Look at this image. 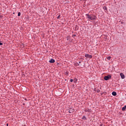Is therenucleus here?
Here are the masks:
<instances>
[{
    "label": "nucleus",
    "instance_id": "obj_9",
    "mask_svg": "<svg viewBox=\"0 0 126 126\" xmlns=\"http://www.w3.org/2000/svg\"><path fill=\"white\" fill-rule=\"evenodd\" d=\"M126 109V105L123 107L122 109V111H125Z\"/></svg>",
    "mask_w": 126,
    "mask_h": 126
},
{
    "label": "nucleus",
    "instance_id": "obj_19",
    "mask_svg": "<svg viewBox=\"0 0 126 126\" xmlns=\"http://www.w3.org/2000/svg\"><path fill=\"white\" fill-rule=\"evenodd\" d=\"M99 92H100V90H97V93H99Z\"/></svg>",
    "mask_w": 126,
    "mask_h": 126
},
{
    "label": "nucleus",
    "instance_id": "obj_12",
    "mask_svg": "<svg viewBox=\"0 0 126 126\" xmlns=\"http://www.w3.org/2000/svg\"><path fill=\"white\" fill-rule=\"evenodd\" d=\"M21 15V13H20V12H19L18 13V16H20Z\"/></svg>",
    "mask_w": 126,
    "mask_h": 126
},
{
    "label": "nucleus",
    "instance_id": "obj_20",
    "mask_svg": "<svg viewBox=\"0 0 126 126\" xmlns=\"http://www.w3.org/2000/svg\"><path fill=\"white\" fill-rule=\"evenodd\" d=\"M77 63V64H78V65H80V64H79V63Z\"/></svg>",
    "mask_w": 126,
    "mask_h": 126
},
{
    "label": "nucleus",
    "instance_id": "obj_17",
    "mask_svg": "<svg viewBox=\"0 0 126 126\" xmlns=\"http://www.w3.org/2000/svg\"><path fill=\"white\" fill-rule=\"evenodd\" d=\"M70 81V82H73V79H71Z\"/></svg>",
    "mask_w": 126,
    "mask_h": 126
},
{
    "label": "nucleus",
    "instance_id": "obj_22",
    "mask_svg": "<svg viewBox=\"0 0 126 126\" xmlns=\"http://www.w3.org/2000/svg\"><path fill=\"white\" fill-rule=\"evenodd\" d=\"M81 63V62L79 61V63Z\"/></svg>",
    "mask_w": 126,
    "mask_h": 126
},
{
    "label": "nucleus",
    "instance_id": "obj_5",
    "mask_svg": "<svg viewBox=\"0 0 126 126\" xmlns=\"http://www.w3.org/2000/svg\"><path fill=\"white\" fill-rule=\"evenodd\" d=\"M55 61L54 59H51L49 61V63H55Z\"/></svg>",
    "mask_w": 126,
    "mask_h": 126
},
{
    "label": "nucleus",
    "instance_id": "obj_24",
    "mask_svg": "<svg viewBox=\"0 0 126 126\" xmlns=\"http://www.w3.org/2000/svg\"><path fill=\"white\" fill-rule=\"evenodd\" d=\"M122 24H123L124 23V22H121Z\"/></svg>",
    "mask_w": 126,
    "mask_h": 126
},
{
    "label": "nucleus",
    "instance_id": "obj_7",
    "mask_svg": "<svg viewBox=\"0 0 126 126\" xmlns=\"http://www.w3.org/2000/svg\"><path fill=\"white\" fill-rule=\"evenodd\" d=\"M103 9H104V10L106 12L108 10V8H107L106 6H104L103 7Z\"/></svg>",
    "mask_w": 126,
    "mask_h": 126
},
{
    "label": "nucleus",
    "instance_id": "obj_1",
    "mask_svg": "<svg viewBox=\"0 0 126 126\" xmlns=\"http://www.w3.org/2000/svg\"><path fill=\"white\" fill-rule=\"evenodd\" d=\"M86 16H87L88 21H94V20H96V19H97V17H96L95 15L87 14H86Z\"/></svg>",
    "mask_w": 126,
    "mask_h": 126
},
{
    "label": "nucleus",
    "instance_id": "obj_14",
    "mask_svg": "<svg viewBox=\"0 0 126 126\" xmlns=\"http://www.w3.org/2000/svg\"><path fill=\"white\" fill-rule=\"evenodd\" d=\"M60 17H61V15H58V16L57 17V19H59Z\"/></svg>",
    "mask_w": 126,
    "mask_h": 126
},
{
    "label": "nucleus",
    "instance_id": "obj_2",
    "mask_svg": "<svg viewBox=\"0 0 126 126\" xmlns=\"http://www.w3.org/2000/svg\"><path fill=\"white\" fill-rule=\"evenodd\" d=\"M111 78H112V76H111V75H108L107 76H105L104 77V80H109V79H111Z\"/></svg>",
    "mask_w": 126,
    "mask_h": 126
},
{
    "label": "nucleus",
    "instance_id": "obj_16",
    "mask_svg": "<svg viewBox=\"0 0 126 126\" xmlns=\"http://www.w3.org/2000/svg\"><path fill=\"white\" fill-rule=\"evenodd\" d=\"M76 36V35H75V34H73L72 35L73 38H74V37H75Z\"/></svg>",
    "mask_w": 126,
    "mask_h": 126
},
{
    "label": "nucleus",
    "instance_id": "obj_23",
    "mask_svg": "<svg viewBox=\"0 0 126 126\" xmlns=\"http://www.w3.org/2000/svg\"><path fill=\"white\" fill-rule=\"evenodd\" d=\"M6 126H8V124H6Z\"/></svg>",
    "mask_w": 126,
    "mask_h": 126
},
{
    "label": "nucleus",
    "instance_id": "obj_3",
    "mask_svg": "<svg viewBox=\"0 0 126 126\" xmlns=\"http://www.w3.org/2000/svg\"><path fill=\"white\" fill-rule=\"evenodd\" d=\"M85 58H88L89 59H92V55L86 54L85 55Z\"/></svg>",
    "mask_w": 126,
    "mask_h": 126
},
{
    "label": "nucleus",
    "instance_id": "obj_11",
    "mask_svg": "<svg viewBox=\"0 0 126 126\" xmlns=\"http://www.w3.org/2000/svg\"><path fill=\"white\" fill-rule=\"evenodd\" d=\"M82 120H87V119L86 118V117L83 116V117H82Z\"/></svg>",
    "mask_w": 126,
    "mask_h": 126
},
{
    "label": "nucleus",
    "instance_id": "obj_21",
    "mask_svg": "<svg viewBox=\"0 0 126 126\" xmlns=\"http://www.w3.org/2000/svg\"><path fill=\"white\" fill-rule=\"evenodd\" d=\"M86 112H89V110H86Z\"/></svg>",
    "mask_w": 126,
    "mask_h": 126
},
{
    "label": "nucleus",
    "instance_id": "obj_4",
    "mask_svg": "<svg viewBox=\"0 0 126 126\" xmlns=\"http://www.w3.org/2000/svg\"><path fill=\"white\" fill-rule=\"evenodd\" d=\"M73 112H74V109H73L72 108H70L69 110L68 113H69L70 114H71V113H73Z\"/></svg>",
    "mask_w": 126,
    "mask_h": 126
},
{
    "label": "nucleus",
    "instance_id": "obj_13",
    "mask_svg": "<svg viewBox=\"0 0 126 126\" xmlns=\"http://www.w3.org/2000/svg\"><path fill=\"white\" fill-rule=\"evenodd\" d=\"M74 83H76L77 82V79H75V81H74Z\"/></svg>",
    "mask_w": 126,
    "mask_h": 126
},
{
    "label": "nucleus",
    "instance_id": "obj_8",
    "mask_svg": "<svg viewBox=\"0 0 126 126\" xmlns=\"http://www.w3.org/2000/svg\"><path fill=\"white\" fill-rule=\"evenodd\" d=\"M112 94L113 96H116L117 95V93L116 92H113L112 93Z\"/></svg>",
    "mask_w": 126,
    "mask_h": 126
},
{
    "label": "nucleus",
    "instance_id": "obj_10",
    "mask_svg": "<svg viewBox=\"0 0 126 126\" xmlns=\"http://www.w3.org/2000/svg\"><path fill=\"white\" fill-rule=\"evenodd\" d=\"M75 30H76V31L78 30V27L77 26H75Z\"/></svg>",
    "mask_w": 126,
    "mask_h": 126
},
{
    "label": "nucleus",
    "instance_id": "obj_6",
    "mask_svg": "<svg viewBox=\"0 0 126 126\" xmlns=\"http://www.w3.org/2000/svg\"><path fill=\"white\" fill-rule=\"evenodd\" d=\"M120 76L122 79H125V75L123 73H120Z\"/></svg>",
    "mask_w": 126,
    "mask_h": 126
},
{
    "label": "nucleus",
    "instance_id": "obj_15",
    "mask_svg": "<svg viewBox=\"0 0 126 126\" xmlns=\"http://www.w3.org/2000/svg\"><path fill=\"white\" fill-rule=\"evenodd\" d=\"M107 60L110 61V60H111V57L109 56V57H107Z\"/></svg>",
    "mask_w": 126,
    "mask_h": 126
},
{
    "label": "nucleus",
    "instance_id": "obj_18",
    "mask_svg": "<svg viewBox=\"0 0 126 126\" xmlns=\"http://www.w3.org/2000/svg\"><path fill=\"white\" fill-rule=\"evenodd\" d=\"M3 44L0 41V46H2Z\"/></svg>",
    "mask_w": 126,
    "mask_h": 126
}]
</instances>
